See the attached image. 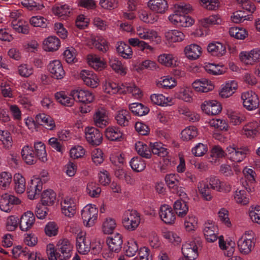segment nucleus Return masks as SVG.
Returning <instances> with one entry per match:
<instances>
[{"label": "nucleus", "mask_w": 260, "mask_h": 260, "mask_svg": "<svg viewBox=\"0 0 260 260\" xmlns=\"http://www.w3.org/2000/svg\"><path fill=\"white\" fill-rule=\"evenodd\" d=\"M221 182L216 177L211 176L207 179L206 182H202L198 184V189L202 197L207 201L212 199V190L220 191Z\"/></svg>", "instance_id": "f257e3e1"}, {"label": "nucleus", "mask_w": 260, "mask_h": 260, "mask_svg": "<svg viewBox=\"0 0 260 260\" xmlns=\"http://www.w3.org/2000/svg\"><path fill=\"white\" fill-rule=\"evenodd\" d=\"M140 221V216L137 211L128 210L124 214L122 223L126 229L134 231L139 225Z\"/></svg>", "instance_id": "f03ea898"}, {"label": "nucleus", "mask_w": 260, "mask_h": 260, "mask_svg": "<svg viewBox=\"0 0 260 260\" xmlns=\"http://www.w3.org/2000/svg\"><path fill=\"white\" fill-rule=\"evenodd\" d=\"M98 209L95 206L88 205L82 210L81 216L84 225L90 227L94 225L98 217Z\"/></svg>", "instance_id": "7ed1b4c3"}, {"label": "nucleus", "mask_w": 260, "mask_h": 260, "mask_svg": "<svg viewBox=\"0 0 260 260\" xmlns=\"http://www.w3.org/2000/svg\"><path fill=\"white\" fill-rule=\"evenodd\" d=\"M244 107L249 111L257 109L259 104L257 95L252 91L243 93L241 95Z\"/></svg>", "instance_id": "20e7f679"}, {"label": "nucleus", "mask_w": 260, "mask_h": 260, "mask_svg": "<svg viewBox=\"0 0 260 260\" xmlns=\"http://www.w3.org/2000/svg\"><path fill=\"white\" fill-rule=\"evenodd\" d=\"M247 149L238 148L235 145L226 148V156L235 162H241L246 157Z\"/></svg>", "instance_id": "39448f33"}, {"label": "nucleus", "mask_w": 260, "mask_h": 260, "mask_svg": "<svg viewBox=\"0 0 260 260\" xmlns=\"http://www.w3.org/2000/svg\"><path fill=\"white\" fill-rule=\"evenodd\" d=\"M86 139L93 146L99 145L102 141V133L95 127H87L85 129Z\"/></svg>", "instance_id": "423d86ee"}, {"label": "nucleus", "mask_w": 260, "mask_h": 260, "mask_svg": "<svg viewBox=\"0 0 260 260\" xmlns=\"http://www.w3.org/2000/svg\"><path fill=\"white\" fill-rule=\"evenodd\" d=\"M169 20L179 27H189L193 23V20L189 16L180 13H174L169 17Z\"/></svg>", "instance_id": "0eeeda50"}, {"label": "nucleus", "mask_w": 260, "mask_h": 260, "mask_svg": "<svg viewBox=\"0 0 260 260\" xmlns=\"http://www.w3.org/2000/svg\"><path fill=\"white\" fill-rule=\"evenodd\" d=\"M182 253L187 260H195L198 257V247L194 241L186 242L182 246Z\"/></svg>", "instance_id": "6e6552de"}, {"label": "nucleus", "mask_w": 260, "mask_h": 260, "mask_svg": "<svg viewBox=\"0 0 260 260\" xmlns=\"http://www.w3.org/2000/svg\"><path fill=\"white\" fill-rule=\"evenodd\" d=\"M57 252H58V258L59 260H68L71 256L72 246L68 239H63L57 245Z\"/></svg>", "instance_id": "1a4fd4ad"}, {"label": "nucleus", "mask_w": 260, "mask_h": 260, "mask_svg": "<svg viewBox=\"0 0 260 260\" xmlns=\"http://www.w3.org/2000/svg\"><path fill=\"white\" fill-rule=\"evenodd\" d=\"M71 95L74 98V101L83 104H89L93 100L92 94L88 91L82 89L73 90Z\"/></svg>", "instance_id": "9d476101"}, {"label": "nucleus", "mask_w": 260, "mask_h": 260, "mask_svg": "<svg viewBox=\"0 0 260 260\" xmlns=\"http://www.w3.org/2000/svg\"><path fill=\"white\" fill-rule=\"evenodd\" d=\"M201 108L205 113L211 115L219 114L222 109L220 103L215 100L205 101L201 105Z\"/></svg>", "instance_id": "9b49d317"}, {"label": "nucleus", "mask_w": 260, "mask_h": 260, "mask_svg": "<svg viewBox=\"0 0 260 260\" xmlns=\"http://www.w3.org/2000/svg\"><path fill=\"white\" fill-rule=\"evenodd\" d=\"M159 216L161 220L166 224H172L176 219L175 214L172 208L167 205H164L160 207Z\"/></svg>", "instance_id": "f8f14e48"}, {"label": "nucleus", "mask_w": 260, "mask_h": 260, "mask_svg": "<svg viewBox=\"0 0 260 260\" xmlns=\"http://www.w3.org/2000/svg\"><path fill=\"white\" fill-rule=\"evenodd\" d=\"M48 69L52 75V77L55 79H61L65 75L62 66L58 60H55L51 62L48 66Z\"/></svg>", "instance_id": "ddd939ff"}, {"label": "nucleus", "mask_w": 260, "mask_h": 260, "mask_svg": "<svg viewBox=\"0 0 260 260\" xmlns=\"http://www.w3.org/2000/svg\"><path fill=\"white\" fill-rule=\"evenodd\" d=\"M35 217L31 211H28L24 213L19 220V228L21 231H27L32 226Z\"/></svg>", "instance_id": "4468645a"}, {"label": "nucleus", "mask_w": 260, "mask_h": 260, "mask_svg": "<svg viewBox=\"0 0 260 260\" xmlns=\"http://www.w3.org/2000/svg\"><path fill=\"white\" fill-rule=\"evenodd\" d=\"M61 205L62 213L66 216L71 217L76 213V205L74 199L66 197Z\"/></svg>", "instance_id": "2eb2a0df"}, {"label": "nucleus", "mask_w": 260, "mask_h": 260, "mask_svg": "<svg viewBox=\"0 0 260 260\" xmlns=\"http://www.w3.org/2000/svg\"><path fill=\"white\" fill-rule=\"evenodd\" d=\"M106 242L110 251L118 253L121 250L123 241L122 237L119 234L107 238Z\"/></svg>", "instance_id": "dca6fc26"}, {"label": "nucleus", "mask_w": 260, "mask_h": 260, "mask_svg": "<svg viewBox=\"0 0 260 260\" xmlns=\"http://www.w3.org/2000/svg\"><path fill=\"white\" fill-rule=\"evenodd\" d=\"M80 76L87 86L92 88L96 87L98 86V79L92 71L86 70H82L80 74Z\"/></svg>", "instance_id": "f3484780"}, {"label": "nucleus", "mask_w": 260, "mask_h": 260, "mask_svg": "<svg viewBox=\"0 0 260 260\" xmlns=\"http://www.w3.org/2000/svg\"><path fill=\"white\" fill-rule=\"evenodd\" d=\"M240 59L246 64H252L260 60V50L253 49L250 52H241Z\"/></svg>", "instance_id": "a211bd4d"}, {"label": "nucleus", "mask_w": 260, "mask_h": 260, "mask_svg": "<svg viewBox=\"0 0 260 260\" xmlns=\"http://www.w3.org/2000/svg\"><path fill=\"white\" fill-rule=\"evenodd\" d=\"M147 5L151 10L160 14L165 13L168 9L166 0H149Z\"/></svg>", "instance_id": "6ab92c4d"}, {"label": "nucleus", "mask_w": 260, "mask_h": 260, "mask_svg": "<svg viewBox=\"0 0 260 260\" xmlns=\"http://www.w3.org/2000/svg\"><path fill=\"white\" fill-rule=\"evenodd\" d=\"M208 52L212 56L220 57L226 53V47L219 42L210 43L207 48Z\"/></svg>", "instance_id": "aec40b11"}, {"label": "nucleus", "mask_w": 260, "mask_h": 260, "mask_svg": "<svg viewBox=\"0 0 260 260\" xmlns=\"http://www.w3.org/2000/svg\"><path fill=\"white\" fill-rule=\"evenodd\" d=\"M21 155L23 159L28 165L35 164L38 159L36 154L35 155L31 147L28 145L25 146L21 150Z\"/></svg>", "instance_id": "412c9836"}, {"label": "nucleus", "mask_w": 260, "mask_h": 260, "mask_svg": "<svg viewBox=\"0 0 260 260\" xmlns=\"http://www.w3.org/2000/svg\"><path fill=\"white\" fill-rule=\"evenodd\" d=\"M36 119L39 124L43 125L46 129L52 130L55 127V124L53 119L44 113L38 114Z\"/></svg>", "instance_id": "4be33fe9"}, {"label": "nucleus", "mask_w": 260, "mask_h": 260, "mask_svg": "<svg viewBox=\"0 0 260 260\" xmlns=\"http://www.w3.org/2000/svg\"><path fill=\"white\" fill-rule=\"evenodd\" d=\"M184 52L188 58L195 60L201 55L202 48L199 45L192 44L185 48Z\"/></svg>", "instance_id": "5701e85b"}, {"label": "nucleus", "mask_w": 260, "mask_h": 260, "mask_svg": "<svg viewBox=\"0 0 260 260\" xmlns=\"http://www.w3.org/2000/svg\"><path fill=\"white\" fill-rule=\"evenodd\" d=\"M203 232L205 237L207 241L213 242L217 240V236L216 234L217 228L212 223H206Z\"/></svg>", "instance_id": "b1692460"}, {"label": "nucleus", "mask_w": 260, "mask_h": 260, "mask_svg": "<svg viewBox=\"0 0 260 260\" xmlns=\"http://www.w3.org/2000/svg\"><path fill=\"white\" fill-rule=\"evenodd\" d=\"M179 176L177 174H167L165 177V181L168 186L172 189V192L178 193V188L180 185L179 180Z\"/></svg>", "instance_id": "393cba45"}, {"label": "nucleus", "mask_w": 260, "mask_h": 260, "mask_svg": "<svg viewBox=\"0 0 260 260\" xmlns=\"http://www.w3.org/2000/svg\"><path fill=\"white\" fill-rule=\"evenodd\" d=\"M41 183L40 181L37 179L31 180L29 185L27 188V192L28 197L30 200H33L35 198V196L42 189Z\"/></svg>", "instance_id": "a878e982"}, {"label": "nucleus", "mask_w": 260, "mask_h": 260, "mask_svg": "<svg viewBox=\"0 0 260 260\" xmlns=\"http://www.w3.org/2000/svg\"><path fill=\"white\" fill-rule=\"evenodd\" d=\"M238 247L241 253L247 254L254 246V243L251 240L242 237L238 241Z\"/></svg>", "instance_id": "bb28decb"}, {"label": "nucleus", "mask_w": 260, "mask_h": 260, "mask_svg": "<svg viewBox=\"0 0 260 260\" xmlns=\"http://www.w3.org/2000/svg\"><path fill=\"white\" fill-rule=\"evenodd\" d=\"M173 207L176 214L181 217L185 216L188 211L187 202L182 199L177 200L174 203Z\"/></svg>", "instance_id": "cd10ccee"}, {"label": "nucleus", "mask_w": 260, "mask_h": 260, "mask_svg": "<svg viewBox=\"0 0 260 260\" xmlns=\"http://www.w3.org/2000/svg\"><path fill=\"white\" fill-rule=\"evenodd\" d=\"M60 41L56 37L50 36L44 41V48L48 51H56L60 46Z\"/></svg>", "instance_id": "c85d7f7f"}, {"label": "nucleus", "mask_w": 260, "mask_h": 260, "mask_svg": "<svg viewBox=\"0 0 260 260\" xmlns=\"http://www.w3.org/2000/svg\"><path fill=\"white\" fill-rule=\"evenodd\" d=\"M131 119V115L128 111L121 110L117 112L115 115V119L117 123L120 126H126L128 125L129 120Z\"/></svg>", "instance_id": "c756f323"}, {"label": "nucleus", "mask_w": 260, "mask_h": 260, "mask_svg": "<svg viewBox=\"0 0 260 260\" xmlns=\"http://www.w3.org/2000/svg\"><path fill=\"white\" fill-rule=\"evenodd\" d=\"M105 136L110 141H121L123 134L118 127L111 126L106 129Z\"/></svg>", "instance_id": "7c9ffc66"}, {"label": "nucleus", "mask_w": 260, "mask_h": 260, "mask_svg": "<svg viewBox=\"0 0 260 260\" xmlns=\"http://www.w3.org/2000/svg\"><path fill=\"white\" fill-rule=\"evenodd\" d=\"M237 88V84L234 81L227 82L221 88L219 95L223 98H226L232 95Z\"/></svg>", "instance_id": "2f4dec72"}, {"label": "nucleus", "mask_w": 260, "mask_h": 260, "mask_svg": "<svg viewBox=\"0 0 260 260\" xmlns=\"http://www.w3.org/2000/svg\"><path fill=\"white\" fill-rule=\"evenodd\" d=\"M93 119L96 126L103 128L108 124V116L105 112L103 110H99L93 116Z\"/></svg>", "instance_id": "473e14b6"}, {"label": "nucleus", "mask_w": 260, "mask_h": 260, "mask_svg": "<svg viewBox=\"0 0 260 260\" xmlns=\"http://www.w3.org/2000/svg\"><path fill=\"white\" fill-rule=\"evenodd\" d=\"M76 247L80 253L85 254L90 250L88 244L86 243L85 237L81 234H78L76 237Z\"/></svg>", "instance_id": "72a5a7b5"}, {"label": "nucleus", "mask_w": 260, "mask_h": 260, "mask_svg": "<svg viewBox=\"0 0 260 260\" xmlns=\"http://www.w3.org/2000/svg\"><path fill=\"white\" fill-rule=\"evenodd\" d=\"M129 108L135 115L140 116L147 114L149 111V109L147 107L144 106L142 104L139 103L131 104Z\"/></svg>", "instance_id": "f704fd0d"}, {"label": "nucleus", "mask_w": 260, "mask_h": 260, "mask_svg": "<svg viewBox=\"0 0 260 260\" xmlns=\"http://www.w3.org/2000/svg\"><path fill=\"white\" fill-rule=\"evenodd\" d=\"M34 148L38 159L42 162L46 161L47 158L45 145L42 142H37L34 144Z\"/></svg>", "instance_id": "c9c22d12"}, {"label": "nucleus", "mask_w": 260, "mask_h": 260, "mask_svg": "<svg viewBox=\"0 0 260 260\" xmlns=\"http://www.w3.org/2000/svg\"><path fill=\"white\" fill-rule=\"evenodd\" d=\"M41 197L42 204L44 206H49L54 203L56 193L51 189L46 190L43 192Z\"/></svg>", "instance_id": "e433bc0d"}, {"label": "nucleus", "mask_w": 260, "mask_h": 260, "mask_svg": "<svg viewBox=\"0 0 260 260\" xmlns=\"http://www.w3.org/2000/svg\"><path fill=\"white\" fill-rule=\"evenodd\" d=\"M15 190L18 193H22L25 190V179L20 174H15L14 176Z\"/></svg>", "instance_id": "4c0bfd02"}, {"label": "nucleus", "mask_w": 260, "mask_h": 260, "mask_svg": "<svg viewBox=\"0 0 260 260\" xmlns=\"http://www.w3.org/2000/svg\"><path fill=\"white\" fill-rule=\"evenodd\" d=\"M135 148L137 153L141 156L146 158H150L151 156V150L146 144L139 141L136 143Z\"/></svg>", "instance_id": "58836bf2"}, {"label": "nucleus", "mask_w": 260, "mask_h": 260, "mask_svg": "<svg viewBox=\"0 0 260 260\" xmlns=\"http://www.w3.org/2000/svg\"><path fill=\"white\" fill-rule=\"evenodd\" d=\"M165 37L169 41L177 42L183 40L185 35L178 30H171L165 33Z\"/></svg>", "instance_id": "ea45409f"}, {"label": "nucleus", "mask_w": 260, "mask_h": 260, "mask_svg": "<svg viewBox=\"0 0 260 260\" xmlns=\"http://www.w3.org/2000/svg\"><path fill=\"white\" fill-rule=\"evenodd\" d=\"M56 100L61 105L65 106L71 107L74 103V98L68 96L64 91L57 92L55 94Z\"/></svg>", "instance_id": "a19ab883"}, {"label": "nucleus", "mask_w": 260, "mask_h": 260, "mask_svg": "<svg viewBox=\"0 0 260 260\" xmlns=\"http://www.w3.org/2000/svg\"><path fill=\"white\" fill-rule=\"evenodd\" d=\"M129 163L132 169L137 172H141L146 168L145 161L139 156L133 157Z\"/></svg>", "instance_id": "79ce46f5"}, {"label": "nucleus", "mask_w": 260, "mask_h": 260, "mask_svg": "<svg viewBox=\"0 0 260 260\" xmlns=\"http://www.w3.org/2000/svg\"><path fill=\"white\" fill-rule=\"evenodd\" d=\"M117 52L124 58H129L133 55L131 47L128 44L121 42L116 47Z\"/></svg>", "instance_id": "37998d69"}, {"label": "nucleus", "mask_w": 260, "mask_h": 260, "mask_svg": "<svg viewBox=\"0 0 260 260\" xmlns=\"http://www.w3.org/2000/svg\"><path fill=\"white\" fill-rule=\"evenodd\" d=\"M206 71L209 74L216 75H221L225 72V68L223 66L208 63L204 67Z\"/></svg>", "instance_id": "c03bdc74"}, {"label": "nucleus", "mask_w": 260, "mask_h": 260, "mask_svg": "<svg viewBox=\"0 0 260 260\" xmlns=\"http://www.w3.org/2000/svg\"><path fill=\"white\" fill-rule=\"evenodd\" d=\"M150 147L151 152L154 154H156L160 157H165L168 154L167 149L163 147L161 143L158 142L150 143Z\"/></svg>", "instance_id": "a18cd8bd"}, {"label": "nucleus", "mask_w": 260, "mask_h": 260, "mask_svg": "<svg viewBox=\"0 0 260 260\" xmlns=\"http://www.w3.org/2000/svg\"><path fill=\"white\" fill-rule=\"evenodd\" d=\"M0 141L6 149H10L12 146V138L10 133L8 131H0Z\"/></svg>", "instance_id": "49530a36"}, {"label": "nucleus", "mask_w": 260, "mask_h": 260, "mask_svg": "<svg viewBox=\"0 0 260 260\" xmlns=\"http://www.w3.org/2000/svg\"><path fill=\"white\" fill-rule=\"evenodd\" d=\"M198 135L197 128L194 126H189L181 132L183 140L189 141L196 137Z\"/></svg>", "instance_id": "de8ad7c7"}, {"label": "nucleus", "mask_w": 260, "mask_h": 260, "mask_svg": "<svg viewBox=\"0 0 260 260\" xmlns=\"http://www.w3.org/2000/svg\"><path fill=\"white\" fill-rule=\"evenodd\" d=\"M92 44L95 48L102 52H106L109 50L107 41L103 38H98L92 40Z\"/></svg>", "instance_id": "09e8293b"}, {"label": "nucleus", "mask_w": 260, "mask_h": 260, "mask_svg": "<svg viewBox=\"0 0 260 260\" xmlns=\"http://www.w3.org/2000/svg\"><path fill=\"white\" fill-rule=\"evenodd\" d=\"M158 61L166 67H172L176 65V60L172 54H163L158 56Z\"/></svg>", "instance_id": "8fccbe9b"}, {"label": "nucleus", "mask_w": 260, "mask_h": 260, "mask_svg": "<svg viewBox=\"0 0 260 260\" xmlns=\"http://www.w3.org/2000/svg\"><path fill=\"white\" fill-rule=\"evenodd\" d=\"M242 133L247 137L254 138L258 134L256 125L253 123H249L245 125L242 129Z\"/></svg>", "instance_id": "3c124183"}, {"label": "nucleus", "mask_w": 260, "mask_h": 260, "mask_svg": "<svg viewBox=\"0 0 260 260\" xmlns=\"http://www.w3.org/2000/svg\"><path fill=\"white\" fill-rule=\"evenodd\" d=\"M235 200L237 203L245 205L249 203V196L246 194V191L244 190H236Z\"/></svg>", "instance_id": "603ef678"}, {"label": "nucleus", "mask_w": 260, "mask_h": 260, "mask_svg": "<svg viewBox=\"0 0 260 260\" xmlns=\"http://www.w3.org/2000/svg\"><path fill=\"white\" fill-rule=\"evenodd\" d=\"M116 227L115 221L111 218H107L103 224V231L106 234H112Z\"/></svg>", "instance_id": "864d4df0"}, {"label": "nucleus", "mask_w": 260, "mask_h": 260, "mask_svg": "<svg viewBox=\"0 0 260 260\" xmlns=\"http://www.w3.org/2000/svg\"><path fill=\"white\" fill-rule=\"evenodd\" d=\"M39 0H22L21 4L29 10H41L44 6L39 3Z\"/></svg>", "instance_id": "5fc2aeb1"}, {"label": "nucleus", "mask_w": 260, "mask_h": 260, "mask_svg": "<svg viewBox=\"0 0 260 260\" xmlns=\"http://www.w3.org/2000/svg\"><path fill=\"white\" fill-rule=\"evenodd\" d=\"M229 34L231 37L241 40L245 39L248 35L245 29L238 27L231 28Z\"/></svg>", "instance_id": "6e6d98bb"}, {"label": "nucleus", "mask_w": 260, "mask_h": 260, "mask_svg": "<svg viewBox=\"0 0 260 260\" xmlns=\"http://www.w3.org/2000/svg\"><path fill=\"white\" fill-rule=\"evenodd\" d=\"M11 25L13 29L18 32L27 34L29 32L28 26L27 25H24L21 21L14 19L11 22Z\"/></svg>", "instance_id": "4d7b16f0"}, {"label": "nucleus", "mask_w": 260, "mask_h": 260, "mask_svg": "<svg viewBox=\"0 0 260 260\" xmlns=\"http://www.w3.org/2000/svg\"><path fill=\"white\" fill-rule=\"evenodd\" d=\"M52 11L54 15L59 17L67 16L70 13V9L67 5L56 6L52 8Z\"/></svg>", "instance_id": "13d9d810"}, {"label": "nucleus", "mask_w": 260, "mask_h": 260, "mask_svg": "<svg viewBox=\"0 0 260 260\" xmlns=\"http://www.w3.org/2000/svg\"><path fill=\"white\" fill-rule=\"evenodd\" d=\"M19 224V218L15 216H10L8 217L6 222V228L9 231H14Z\"/></svg>", "instance_id": "bf43d9fd"}, {"label": "nucleus", "mask_w": 260, "mask_h": 260, "mask_svg": "<svg viewBox=\"0 0 260 260\" xmlns=\"http://www.w3.org/2000/svg\"><path fill=\"white\" fill-rule=\"evenodd\" d=\"M197 219L192 215H188V217L186 218L184 221L185 228L188 231L193 230L197 228Z\"/></svg>", "instance_id": "052dcab7"}, {"label": "nucleus", "mask_w": 260, "mask_h": 260, "mask_svg": "<svg viewBox=\"0 0 260 260\" xmlns=\"http://www.w3.org/2000/svg\"><path fill=\"white\" fill-rule=\"evenodd\" d=\"M151 101L155 104L159 106L167 105L169 102L168 98H166L162 94H153L150 96Z\"/></svg>", "instance_id": "680f3d73"}, {"label": "nucleus", "mask_w": 260, "mask_h": 260, "mask_svg": "<svg viewBox=\"0 0 260 260\" xmlns=\"http://www.w3.org/2000/svg\"><path fill=\"white\" fill-rule=\"evenodd\" d=\"M101 7L106 10L114 9L118 7V0H100L99 3Z\"/></svg>", "instance_id": "e2e57ef3"}, {"label": "nucleus", "mask_w": 260, "mask_h": 260, "mask_svg": "<svg viewBox=\"0 0 260 260\" xmlns=\"http://www.w3.org/2000/svg\"><path fill=\"white\" fill-rule=\"evenodd\" d=\"M87 192L91 197H98L101 192V189L96 186L93 182L89 183L87 185Z\"/></svg>", "instance_id": "0e129e2a"}, {"label": "nucleus", "mask_w": 260, "mask_h": 260, "mask_svg": "<svg viewBox=\"0 0 260 260\" xmlns=\"http://www.w3.org/2000/svg\"><path fill=\"white\" fill-rule=\"evenodd\" d=\"M47 20L42 16H33L30 19V24L35 27H46Z\"/></svg>", "instance_id": "69168bd1"}, {"label": "nucleus", "mask_w": 260, "mask_h": 260, "mask_svg": "<svg viewBox=\"0 0 260 260\" xmlns=\"http://www.w3.org/2000/svg\"><path fill=\"white\" fill-rule=\"evenodd\" d=\"M176 85V82L174 79L169 76H167L162 81L157 84L158 86H161L164 88H171Z\"/></svg>", "instance_id": "338daca9"}, {"label": "nucleus", "mask_w": 260, "mask_h": 260, "mask_svg": "<svg viewBox=\"0 0 260 260\" xmlns=\"http://www.w3.org/2000/svg\"><path fill=\"white\" fill-rule=\"evenodd\" d=\"M58 228L54 222H49L45 226L46 234L49 236H54L57 234Z\"/></svg>", "instance_id": "774afa93"}]
</instances>
